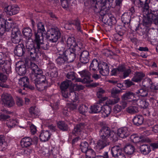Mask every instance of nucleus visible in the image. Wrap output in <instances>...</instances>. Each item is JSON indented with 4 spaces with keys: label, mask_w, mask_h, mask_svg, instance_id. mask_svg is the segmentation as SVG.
Listing matches in <instances>:
<instances>
[{
    "label": "nucleus",
    "mask_w": 158,
    "mask_h": 158,
    "mask_svg": "<svg viewBox=\"0 0 158 158\" xmlns=\"http://www.w3.org/2000/svg\"><path fill=\"white\" fill-rule=\"evenodd\" d=\"M7 79V75L5 73H0V80L3 82H5Z\"/></svg>",
    "instance_id": "680f3d73"
},
{
    "label": "nucleus",
    "mask_w": 158,
    "mask_h": 158,
    "mask_svg": "<svg viewBox=\"0 0 158 158\" xmlns=\"http://www.w3.org/2000/svg\"><path fill=\"white\" fill-rule=\"evenodd\" d=\"M66 76L67 78L73 81L75 78V73L73 72H69L66 74Z\"/></svg>",
    "instance_id": "bf43d9fd"
},
{
    "label": "nucleus",
    "mask_w": 158,
    "mask_h": 158,
    "mask_svg": "<svg viewBox=\"0 0 158 158\" xmlns=\"http://www.w3.org/2000/svg\"><path fill=\"white\" fill-rule=\"evenodd\" d=\"M7 146V143L5 140L4 136L0 135V151H3Z\"/></svg>",
    "instance_id": "4c0bfd02"
},
{
    "label": "nucleus",
    "mask_w": 158,
    "mask_h": 158,
    "mask_svg": "<svg viewBox=\"0 0 158 158\" xmlns=\"http://www.w3.org/2000/svg\"><path fill=\"white\" fill-rule=\"evenodd\" d=\"M50 72V76L52 77H56L57 76L58 73L56 68L55 67L54 63H51L49 64L48 66Z\"/></svg>",
    "instance_id": "a878e982"
},
{
    "label": "nucleus",
    "mask_w": 158,
    "mask_h": 158,
    "mask_svg": "<svg viewBox=\"0 0 158 158\" xmlns=\"http://www.w3.org/2000/svg\"><path fill=\"white\" fill-rule=\"evenodd\" d=\"M78 110L80 113L84 115L87 112L88 108L85 105H81L79 107Z\"/></svg>",
    "instance_id": "de8ad7c7"
},
{
    "label": "nucleus",
    "mask_w": 158,
    "mask_h": 158,
    "mask_svg": "<svg viewBox=\"0 0 158 158\" xmlns=\"http://www.w3.org/2000/svg\"><path fill=\"white\" fill-rule=\"evenodd\" d=\"M110 138L111 140H112L114 142L116 141L118 139V138L116 134L114 132H111Z\"/></svg>",
    "instance_id": "e2e57ef3"
},
{
    "label": "nucleus",
    "mask_w": 158,
    "mask_h": 158,
    "mask_svg": "<svg viewBox=\"0 0 158 158\" xmlns=\"http://www.w3.org/2000/svg\"><path fill=\"white\" fill-rule=\"evenodd\" d=\"M58 127L63 131H66L68 130V128L67 124L63 121H60L58 123Z\"/></svg>",
    "instance_id": "a18cd8bd"
},
{
    "label": "nucleus",
    "mask_w": 158,
    "mask_h": 158,
    "mask_svg": "<svg viewBox=\"0 0 158 158\" xmlns=\"http://www.w3.org/2000/svg\"><path fill=\"white\" fill-rule=\"evenodd\" d=\"M101 64H99L97 60L94 59L89 66L90 69L93 71L96 70L99 67V65Z\"/></svg>",
    "instance_id": "79ce46f5"
},
{
    "label": "nucleus",
    "mask_w": 158,
    "mask_h": 158,
    "mask_svg": "<svg viewBox=\"0 0 158 158\" xmlns=\"http://www.w3.org/2000/svg\"><path fill=\"white\" fill-rule=\"evenodd\" d=\"M3 11L2 10L0 9V26H2L3 25H6L7 24V23H9L3 18Z\"/></svg>",
    "instance_id": "8fccbe9b"
},
{
    "label": "nucleus",
    "mask_w": 158,
    "mask_h": 158,
    "mask_svg": "<svg viewBox=\"0 0 158 158\" xmlns=\"http://www.w3.org/2000/svg\"><path fill=\"white\" fill-rule=\"evenodd\" d=\"M11 60L5 54L0 52V65L2 67V71L8 74L11 72Z\"/></svg>",
    "instance_id": "423d86ee"
},
{
    "label": "nucleus",
    "mask_w": 158,
    "mask_h": 158,
    "mask_svg": "<svg viewBox=\"0 0 158 158\" xmlns=\"http://www.w3.org/2000/svg\"><path fill=\"white\" fill-rule=\"evenodd\" d=\"M122 109H123L122 108L121 106L118 104H117L114 106L113 111L114 113H117L120 112Z\"/></svg>",
    "instance_id": "052dcab7"
},
{
    "label": "nucleus",
    "mask_w": 158,
    "mask_h": 158,
    "mask_svg": "<svg viewBox=\"0 0 158 158\" xmlns=\"http://www.w3.org/2000/svg\"><path fill=\"white\" fill-rule=\"evenodd\" d=\"M116 33L123 35L125 32V28L121 25L117 26L115 27Z\"/></svg>",
    "instance_id": "c03bdc74"
},
{
    "label": "nucleus",
    "mask_w": 158,
    "mask_h": 158,
    "mask_svg": "<svg viewBox=\"0 0 158 158\" xmlns=\"http://www.w3.org/2000/svg\"><path fill=\"white\" fill-rule=\"evenodd\" d=\"M98 69L100 73L103 76L107 75L109 73V67L107 64L105 63L100 64Z\"/></svg>",
    "instance_id": "b1692460"
},
{
    "label": "nucleus",
    "mask_w": 158,
    "mask_h": 158,
    "mask_svg": "<svg viewBox=\"0 0 158 158\" xmlns=\"http://www.w3.org/2000/svg\"><path fill=\"white\" fill-rule=\"evenodd\" d=\"M116 21L115 18L111 17L109 19H107L106 21H105V23L111 26L114 25L116 23Z\"/></svg>",
    "instance_id": "3c124183"
},
{
    "label": "nucleus",
    "mask_w": 158,
    "mask_h": 158,
    "mask_svg": "<svg viewBox=\"0 0 158 158\" xmlns=\"http://www.w3.org/2000/svg\"><path fill=\"white\" fill-rule=\"evenodd\" d=\"M31 68L32 71L30 74V78L33 79L35 77V75L37 74H42V70L39 68L37 65L31 62Z\"/></svg>",
    "instance_id": "f3484780"
},
{
    "label": "nucleus",
    "mask_w": 158,
    "mask_h": 158,
    "mask_svg": "<svg viewBox=\"0 0 158 158\" xmlns=\"http://www.w3.org/2000/svg\"><path fill=\"white\" fill-rule=\"evenodd\" d=\"M12 27L9 30V31H12V41L15 44L18 43L21 40V35L20 31L16 27V25H15L14 23Z\"/></svg>",
    "instance_id": "6e6552de"
},
{
    "label": "nucleus",
    "mask_w": 158,
    "mask_h": 158,
    "mask_svg": "<svg viewBox=\"0 0 158 158\" xmlns=\"http://www.w3.org/2000/svg\"><path fill=\"white\" fill-rule=\"evenodd\" d=\"M148 3H145L143 7V14L144 16L143 20V23L145 25L151 24L152 23L155 24L158 23V14H154L151 10L149 9Z\"/></svg>",
    "instance_id": "7ed1b4c3"
},
{
    "label": "nucleus",
    "mask_w": 158,
    "mask_h": 158,
    "mask_svg": "<svg viewBox=\"0 0 158 158\" xmlns=\"http://www.w3.org/2000/svg\"><path fill=\"white\" fill-rule=\"evenodd\" d=\"M131 17L130 14H129L128 13H124L121 17L122 21L124 24H128L130 23Z\"/></svg>",
    "instance_id": "e433bc0d"
},
{
    "label": "nucleus",
    "mask_w": 158,
    "mask_h": 158,
    "mask_svg": "<svg viewBox=\"0 0 158 158\" xmlns=\"http://www.w3.org/2000/svg\"><path fill=\"white\" fill-rule=\"evenodd\" d=\"M111 131L109 128L103 126L99 131L100 139L98 140L96 146L98 150L103 149L110 144L109 138L110 135Z\"/></svg>",
    "instance_id": "f257e3e1"
},
{
    "label": "nucleus",
    "mask_w": 158,
    "mask_h": 158,
    "mask_svg": "<svg viewBox=\"0 0 158 158\" xmlns=\"http://www.w3.org/2000/svg\"><path fill=\"white\" fill-rule=\"evenodd\" d=\"M61 33L57 27L50 29L48 32L47 37L48 40L52 42H56L60 37Z\"/></svg>",
    "instance_id": "0eeeda50"
},
{
    "label": "nucleus",
    "mask_w": 158,
    "mask_h": 158,
    "mask_svg": "<svg viewBox=\"0 0 158 158\" xmlns=\"http://www.w3.org/2000/svg\"><path fill=\"white\" fill-rule=\"evenodd\" d=\"M16 103L18 106H21L23 105V102L21 98H17L16 99Z\"/></svg>",
    "instance_id": "69168bd1"
},
{
    "label": "nucleus",
    "mask_w": 158,
    "mask_h": 158,
    "mask_svg": "<svg viewBox=\"0 0 158 158\" xmlns=\"http://www.w3.org/2000/svg\"><path fill=\"white\" fill-rule=\"evenodd\" d=\"M126 111L130 114H134L138 112V108L135 106H130L127 107L126 109Z\"/></svg>",
    "instance_id": "a19ab883"
},
{
    "label": "nucleus",
    "mask_w": 158,
    "mask_h": 158,
    "mask_svg": "<svg viewBox=\"0 0 158 158\" xmlns=\"http://www.w3.org/2000/svg\"><path fill=\"white\" fill-rule=\"evenodd\" d=\"M94 158H109L108 153L105 152L103 156L98 155L95 157Z\"/></svg>",
    "instance_id": "774afa93"
},
{
    "label": "nucleus",
    "mask_w": 158,
    "mask_h": 158,
    "mask_svg": "<svg viewBox=\"0 0 158 158\" xmlns=\"http://www.w3.org/2000/svg\"><path fill=\"white\" fill-rule=\"evenodd\" d=\"M145 76V74L142 72H136L131 80L135 82H138L141 81Z\"/></svg>",
    "instance_id": "473e14b6"
},
{
    "label": "nucleus",
    "mask_w": 158,
    "mask_h": 158,
    "mask_svg": "<svg viewBox=\"0 0 158 158\" xmlns=\"http://www.w3.org/2000/svg\"><path fill=\"white\" fill-rule=\"evenodd\" d=\"M17 123V122L16 120L10 119L7 121L6 125L8 127L12 128L15 126Z\"/></svg>",
    "instance_id": "09e8293b"
},
{
    "label": "nucleus",
    "mask_w": 158,
    "mask_h": 158,
    "mask_svg": "<svg viewBox=\"0 0 158 158\" xmlns=\"http://www.w3.org/2000/svg\"><path fill=\"white\" fill-rule=\"evenodd\" d=\"M25 52V49L23 44H18L14 50L15 54L19 56H22Z\"/></svg>",
    "instance_id": "412c9836"
},
{
    "label": "nucleus",
    "mask_w": 158,
    "mask_h": 158,
    "mask_svg": "<svg viewBox=\"0 0 158 158\" xmlns=\"http://www.w3.org/2000/svg\"><path fill=\"white\" fill-rule=\"evenodd\" d=\"M16 70L19 75H24L26 72V66L25 65L23 64L20 65L18 67H17L16 68Z\"/></svg>",
    "instance_id": "c9c22d12"
},
{
    "label": "nucleus",
    "mask_w": 158,
    "mask_h": 158,
    "mask_svg": "<svg viewBox=\"0 0 158 158\" xmlns=\"http://www.w3.org/2000/svg\"><path fill=\"white\" fill-rule=\"evenodd\" d=\"M21 143L22 146L27 147L32 144V140L30 137H25L22 139Z\"/></svg>",
    "instance_id": "72a5a7b5"
},
{
    "label": "nucleus",
    "mask_w": 158,
    "mask_h": 158,
    "mask_svg": "<svg viewBox=\"0 0 158 158\" xmlns=\"http://www.w3.org/2000/svg\"><path fill=\"white\" fill-rule=\"evenodd\" d=\"M68 98H69L71 101L75 102L77 99V96L74 91L70 92Z\"/></svg>",
    "instance_id": "5fc2aeb1"
},
{
    "label": "nucleus",
    "mask_w": 158,
    "mask_h": 158,
    "mask_svg": "<svg viewBox=\"0 0 158 158\" xmlns=\"http://www.w3.org/2000/svg\"><path fill=\"white\" fill-rule=\"evenodd\" d=\"M121 99L123 101H127L128 102L133 101L134 103L138 101V99L135 98V94L130 91H127L122 96Z\"/></svg>",
    "instance_id": "f8f14e48"
},
{
    "label": "nucleus",
    "mask_w": 158,
    "mask_h": 158,
    "mask_svg": "<svg viewBox=\"0 0 158 158\" xmlns=\"http://www.w3.org/2000/svg\"><path fill=\"white\" fill-rule=\"evenodd\" d=\"M32 152V150L29 148L23 149L21 153H19V154H22L25 156H29Z\"/></svg>",
    "instance_id": "864d4df0"
},
{
    "label": "nucleus",
    "mask_w": 158,
    "mask_h": 158,
    "mask_svg": "<svg viewBox=\"0 0 158 158\" xmlns=\"http://www.w3.org/2000/svg\"><path fill=\"white\" fill-rule=\"evenodd\" d=\"M76 49L68 48L64 50V54L66 56V58L68 62H71L73 61L76 58L75 51Z\"/></svg>",
    "instance_id": "ddd939ff"
},
{
    "label": "nucleus",
    "mask_w": 158,
    "mask_h": 158,
    "mask_svg": "<svg viewBox=\"0 0 158 158\" xmlns=\"http://www.w3.org/2000/svg\"><path fill=\"white\" fill-rule=\"evenodd\" d=\"M57 50L58 51L59 56L56 60L57 63L59 65H61L68 62L66 56L64 54V47H61V48L58 47Z\"/></svg>",
    "instance_id": "9d476101"
},
{
    "label": "nucleus",
    "mask_w": 158,
    "mask_h": 158,
    "mask_svg": "<svg viewBox=\"0 0 158 158\" xmlns=\"http://www.w3.org/2000/svg\"><path fill=\"white\" fill-rule=\"evenodd\" d=\"M29 83V79L27 77H23L19 79V84L21 86H23L24 87H28Z\"/></svg>",
    "instance_id": "58836bf2"
},
{
    "label": "nucleus",
    "mask_w": 158,
    "mask_h": 158,
    "mask_svg": "<svg viewBox=\"0 0 158 158\" xmlns=\"http://www.w3.org/2000/svg\"><path fill=\"white\" fill-rule=\"evenodd\" d=\"M123 150L126 154L131 155L132 154L135 152V148L132 145L128 144H127L124 148Z\"/></svg>",
    "instance_id": "7c9ffc66"
},
{
    "label": "nucleus",
    "mask_w": 158,
    "mask_h": 158,
    "mask_svg": "<svg viewBox=\"0 0 158 158\" xmlns=\"http://www.w3.org/2000/svg\"><path fill=\"white\" fill-rule=\"evenodd\" d=\"M102 105L100 104V102L95 103L93 106H90L89 112L90 113H97L100 112L102 110Z\"/></svg>",
    "instance_id": "5701e85b"
},
{
    "label": "nucleus",
    "mask_w": 158,
    "mask_h": 158,
    "mask_svg": "<svg viewBox=\"0 0 158 158\" xmlns=\"http://www.w3.org/2000/svg\"><path fill=\"white\" fill-rule=\"evenodd\" d=\"M136 94L141 97H145L148 95V92L144 89H141L136 92Z\"/></svg>",
    "instance_id": "603ef678"
},
{
    "label": "nucleus",
    "mask_w": 158,
    "mask_h": 158,
    "mask_svg": "<svg viewBox=\"0 0 158 158\" xmlns=\"http://www.w3.org/2000/svg\"><path fill=\"white\" fill-rule=\"evenodd\" d=\"M29 112L31 115H37L39 112V111L35 107L32 106L29 109Z\"/></svg>",
    "instance_id": "4d7b16f0"
},
{
    "label": "nucleus",
    "mask_w": 158,
    "mask_h": 158,
    "mask_svg": "<svg viewBox=\"0 0 158 158\" xmlns=\"http://www.w3.org/2000/svg\"><path fill=\"white\" fill-rule=\"evenodd\" d=\"M6 9L7 14L10 15L17 14L19 10V7L16 5L8 6Z\"/></svg>",
    "instance_id": "aec40b11"
},
{
    "label": "nucleus",
    "mask_w": 158,
    "mask_h": 158,
    "mask_svg": "<svg viewBox=\"0 0 158 158\" xmlns=\"http://www.w3.org/2000/svg\"><path fill=\"white\" fill-rule=\"evenodd\" d=\"M2 100L4 106L10 107L13 106L15 102L13 98L10 94L7 93H3L1 96Z\"/></svg>",
    "instance_id": "1a4fd4ad"
},
{
    "label": "nucleus",
    "mask_w": 158,
    "mask_h": 158,
    "mask_svg": "<svg viewBox=\"0 0 158 158\" xmlns=\"http://www.w3.org/2000/svg\"><path fill=\"white\" fill-rule=\"evenodd\" d=\"M72 83L71 80H67L62 82L60 85L61 90H67L69 85Z\"/></svg>",
    "instance_id": "37998d69"
},
{
    "label": "nucleus",
    "mask_w": 158,
    "mask_h": 158,
    "mask_svg": "<svg viewBox=\"0 0 158 158\" xmlns=\"http://www.w3.org/2000/svg\"><path fill=\"white\" fill-rule=\"evenodd\" d=\"M37 31H35L34 32L35 39H36V38H39V37L41 36L43 37L44 34H45L46 33V31L43 23L41 22L39 23L37 25Z\"/></svg>",
    "instance_id": "4468645a"
},
{
    "label": "nucleus",
    "mask_w": 158,
    "mask_h": 158,
    "mask_svg": "<svg viewBox=\"0 0 158 158\" xmlns=\"http://www.w3.org/2000/svg\"><path fill=\"white\" fill-rule=\"evenodd\" d=\"M72 25H75L77 30L80 31H81L79 21L78 19H76L71 22H67L64 26V27L67 29H69L71 28Z\"/></svg>",
    "instance_id": "4be33fe9"
},
{
    "label": "nucleus",
    "mask_w": 158,
    "mask_h": 158,
    "mask_svg": "<svg viewBox=\"0 0 158 158\" xmlns=\"http://www.w3.org/2000/svg\"><path fill=\"white\" fill-rule=\"evenodd\" d=\"M30 78L32 81H34L37 88L39 91L45 89L49 86L45 77L42 75V74H37L33 79L31 78Z\"/></svg>",
    "instance_id": "39448f33"
},
{
    "label": "nucleus",
    "mask_w": 158,
    "mask_h": 158,
    "mask_svg": "<svg viewBox=\"0 0 158 158\" xmlns=\"http://www.w3.org/2000/svg\"><path fill=\"white\" fill-rule=\"evenodd\" d=\"M51 134L48 131H44L40 134V138L42 141L45 142L48 140L50 137Z\"/></svg>",
    "instance_id": "cd10ccee"
},
{
    "label": "nucleus",
    "mask_w": 158,
    "mask_h": 158,
    "mask_svg": "<svg viewBox=\"0 0 158 158\" xmlns=\"http://www.w3.org/2000/svg\"><path fill=\"white\" fill-rule=\"evenodd\" d=\"M102 113L103 115V116L104 117H107L110 113L111 111V109L110 107L108 105H104L102 106Z\"/></svg>",
    "instance_id": "f704fd0d"
},
{
    "label": "nucleus",
    "mask_w": 158,
    "mask_h": 158,
    "mask_svg": "<svg viewBox=\"0 0 158 158\" xmlns=\"http://www.w3.org/2000/svg\"><path fill=\"white\" fill-rule=\"evenodd\" d=\"M85 126L84 123H80L77 125L72 131V134L75 135H77L80 134L83 129L85 128Z\"/></svg>",
    "instance_id": "bb28decb"
},
{
    "label": "nucleus",
    "mask_w": 158,
    "mask_h": 158,
    "mask_svg": "<svg viewBox=\"0 0 158 158\" xmlns=\"http://www.w3.org/2000/svg\"><path fill=\"white\" fill-rule=\"evenodd\" d=\"M25 45L29 57L32 60H35L41 56L40 50L37 47L36 43L31 38L27 39L25 42Z\"/></svg>",
    "instance_id": "f03ea898"
},
{
    "label": "nucleus",
    "mask_w": 158,
    "mask_h": 158,
    "mask_svg": "<svg viewBox=\"0 0 158 158\" xmlns=\"http://www.w3.org/2000/svg\"><path fill=\"white\" fill-rule=\"evenodd\" d=\"M30 78L32 81H34L37 88L39 91L45 89L49 86L45 77L42 75V74H37L33 79L31 78Z\"/></svg>",
    "instance_id": "20e7f679"
},
{
    "label": "nucleus",
    "mask_w": 158,
    "mask_h": 158,
    "mask_svg": "<svg viewBox=\"0 0 158 158\" xmlns=\"http://www.w3.org/2000/svg\"><path fill=\"white\" fill-rule=\"evenodd\" d=\"M140 151L143 155H148L151 152L150 147L148 144H143L140 148Z\"/></svg>",
    "instance_id": "c756f323"
},
{
    "label": "nucleus",
    "mask_w": 158,
    "mask_h": 158,
    "mask_svg": "<svg viewBox=\"0 0 158 158\" xmlns=\"http://www.w3.org/2000/svg\"><path fill=\"white\" fill-rule=\"evenodd\" d=\"M59 103L57 102H56L54 103H52V102H51V107L55 110H56L58 109V105Z\"/></svg>",
    "instance_id": "338daca9"
},
{
    "label": "nucleus",
    "mask_w": 158,
    "mask_h": 158,
    "mask_svg": "<svg viewBox=\"0 0 158 158\" xmlns=\"http://www.w3.org/2000/svg\"><path fill=\"white\" fill-rule=\"evenodd\" d=\"M138 100L139 101V105L141 107L143 108H146L148 106L149 103L146 101L144 100H141L138 99Z\"/></svg>",
    "instance_id": "13d9d810"
},
{
    "label": "nucleus",
    "mask_w": 158,
    "mask_h": 158,
    "mask_svg": "<svg viewBox=\"0 0 158 158\" xmlns=\"http://www.w3.org/2000/svg\"><path fill=\"white\" fill-rule=\"evenodd\" d=\"M80 146L81 150L83 152H85L88 150V143L86 141L81 142L80 144Z\"/></svg>",
    "instance_id": "6e6d98bb"
},
{
    "label": "nucleus",
    "mask_w": 158,
    "mask_h": 158,
    "mask_svg": "<svg viewBox=\"0 0 158 158\" xmlns=\"http://www.w3.org/2000/svg\"><path fill=\"white\" fill-rule=\"evenodd\" d=\"M89 53L87 51H83L81 52L80 55V60L82 63L85 64L87 63L89 60Z\"/></svg>",
    "instance_id": "6ab92c4d"
},
{
    "label": "nucleus",
    "mask_w": 158,
    "mask_h": 158,
    "mask_svg": "<svg viewBox=\"0 0 158 158\" xmlns=\"http://www.w3.org/2000/svg\"><path fill=\"white\" fill-rule=\"evenodd\" d=\"M130 134V130L127 127H122L118 130L117 135L121 138H125L129 135Z\"/></svg>",
    "instance_id": "a211bd4d"
},
{
    "label": "nucleus",
    "mask_w": 158,
    "mask_h": 158,
    "mask_svg": "<svg viewBox=\"0 0 158 158\" xmlns=\"http://www.w3.org/2000/svg\"><path fill=\"white\" fill-rule=\"evenodd\" d=\"M143 117L141 115H138L135 116L133 119V122L134 124L137 126L142 125L144 121Z\"/></svg>",
    "instance_id": "2f4dec72"
},
{
    "label": "nucleus",
    "mask_w": 158,
    "mask_h": 158,
    "mask_svg": "<svg viewBox=\"0 0 158 158\" xmlns=\"http://www.w3.org/2000/svg\"><path fill=\"white\" fill-rule=\"evenodd\" d=\"M32 30L29 27L24 28L23 30V33L24 35L28 38V39L31 38L32 35Z\"/></svg>",
    "instance_id": "ea45409f"
},
{
    "label": "nucleus",
    "mask_w": 158,
    "mask_h": 158,
    "mask_svg": "<svg viewBox=\"0 0 158 158\" xmlns=\"http://www.w3.org/2000/svg\"><path fill=\"white\" fill-rule=\"evenodd\" d=\"M14 25L13 22L7 23L6 25H3L2 26H0V36L4 33L5 31H9L10 29Z\"/></svg>",
    "instance_id": "c85d7f7f"
},
{
    "label": "nucleus",
    "mask_w": 158,
    "mask_h": 158,
    "mask_svg": "<svg viewBox=\"0 0 158 158\" xmlns=\"http://www.w3.org/2000/svg\"><path fill=\"white\" fill-rule=\"evenodd\" d=\"M131 72V71L130 69H126L123 72V77L124 78H126V77L128 76L129 74Z\"/></svg>",
    "instance_id": "0e129e2a"
},
{
    "label": "nucleus",
    "mask_w": 158,
    "mask_h": 158,
    "mask_svg": "<svg viewBox=\"0 0 158 158\" xmlns=\"http://www.w3.org/2000/svg\"><path fill=\"white\" fill-rule=\"evenodd\" d=\"M66 44L68 48L76 49V47L77 46L75 38L73 37H69L66 41Z\"/></svg>",
    "instance_id": "393cba45"
},
{
    "label": "nucleus",
    "mask_w": 158,
    "mask_h": 158,
    "mask_svg": "<svg viewBox=\"0 0 158 158\" xmlns=\"http://www.w3.org/2000/svg\"><path fill=\"white\" fill-rule=\"evenodd\" d=\"M85 153L87 158H95V152L92 149H88Z\"/></svg>",
    "instance_id": "49530a36"
},
{
    "label": "nucleus",
    "mask_w": 158,
    "mask_h": 158,
    "mask_svg": "<svg viewBox=\"0 0 158 158\" xmlns=\"http://www.w3.org/2000/svg\"><path fill=\"white\" fill-rule=\"evenodd\" d=\"M34 41L37 44V47L39 50H40V48L44 50H47L49 48V46L47 44H45L44 43V37L42 36L39 37V38L34 39Z\"/></svg>",
    "instance_id": "2eb2a0df"
},
{
    "label": "nucleus",
    "mask_w": 158,
    "mask_h": 158,
    "mask_svg": "<svg viewBox=\"0 0 158 158\" xmlns=\"http://www.w3.org/2000/svg\"><path fill=\"white\" fill-rule=\"evenodd\" d=\"M111 153L112 156L114 158H126V156L121 148L118 146L112 147L111 148Z\"/></svg>",
    "instance_id": "9b49d317"
},
{
    "label": "nucleus",
    "mask_w": 158,
    "mask_h": 158,
    "mask_svg": "<svg viewBox=\"0 0 158 158\" xmlns=\"http://www.w3.org/2000/svg\"><path fill=\"white\" fill-rule=\"evenodd\" d=\"M81 77H84L83 82L84 83H89L92 82L93 81L90 79L91 73L88 71L86 70H83L82 71L79 72Z\"/></svg>",
    "instance_id": "dca6fc26"
}]
</instances>
